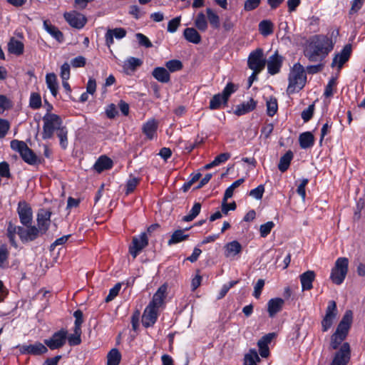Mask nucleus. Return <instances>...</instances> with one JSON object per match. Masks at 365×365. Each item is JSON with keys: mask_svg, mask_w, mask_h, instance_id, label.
<instances>
[{"mask_svg": "<svg viewBox=\"0 0 365 365\" xmlns=\"http://www.w3.org/2000/svg\"><path fill=\"white\" fill-rule=\"evenodd\" d=\"M308 179H303L300 184L298 185L297 192L302 197V200H304L306 197L305 187L308 183Z\"/></svg>", "mask_w": 365, "mask_h": 365, "instance_id": "62", "label": "nucleus"}, {"mask_svg": "<svg viewBox=\"0 0 365 365\" xmlns=\"http://www.w3.org/2000/svg\"><path fill=\"white\" fill-rule=\"evenodd\" d=\"M264 192V186L259 185L250 191L249 195L256 200H261Z\"/></svg>", "mask_w": 365, "mask_h": 365, "instance_id": "52", "label": "nucleus"}, {"mask_svg": "<svg viewBox=\"0 0 365 365\" xmlns=\"http://www.w3.org/2000/svg\"><path fill=\"white\" fill-rule=\"evenodd\" d=\"M352 320V313L351 311L346 312L345 314L344 315L341 321L339 322L336 330L334 333H338V334L346 337V335L348 334V331L350 327V324Z\"/></svg>", "mask_w": 365, "mask_h": 365, "instance_id": "20", "label": "nucleus"}, {"mask_svg": "<svg viewBox=\"0 0 365 365\" xmlns=\"http://www.w3.org/2000/svg\"><path fill=\"white\" fill-rule=\"evenodd\" d=\"M299 142L302 148H309L314 145V137L311 132H304L299 135Z\"/></svg>", "mask_w": 365, "mask_h": 365, "instance_id": "34", "label": "nucleus"}, {"mask_svg": "<svg viewBox=\"0 0 365 365\" xmlns=\"http://www.w3.org/2000/svg\"><path fill=\"white\" fill-rule=\"evenodd\" d=\"M67 331L64 329L55 332L50 338L44 340V344L51 350L61 348L66 342Z\"/></svg>", "mask_w": 365, "mask_h": 365, "instance_id": "7", "label": "nucleus"}, {"mask_svg": "<svg viewBox=\"0 0 365 365\" xmlns=\"http://www.w3.org/2000/svg\"><path fill=\"white\" fill-rule=\"evenodd\" d=\"M27 228L19 229V236L23 242H28L36 240L39 232V230L35 226H26Z\"/></svg>", "mask_w": 365, "mask_h": 365, "instance_id": "19", "label": "nucleus"}, {"mask_svg": "<svg viewBox=\"0 0 365 365\" xmlns=\"http://www.w3.org/2000/svg\"><path fill=\"white\" fill-rule=\"evenodd\" d=\"M221 209L222 212L226 215L230 210H235L236 209V204L235 202L227 203V201L222 200Z\"/></svg>", "mask_w": 365, "mask_h": 365, "instance_id": "63", "label": "nucleus"}, {"mask_svg": "<svg viewBox=\"0 0 365 365\" xmlns=\"http://www.w3.org/2000/svg\"><path fill=\"white\" fill-rule=\"evenodd\" d=\"M126 35V31L123 28H116L114 29H108L106 34V43L108 47L113 43V37L115 36L117 39H121Z\"/></svg>", "mask_w": 365, "mask_h": 365, "instance_id": "23", "label": "nucleus"}, {"mask_svg": "<svg viewBox=\"0 0 365 365\" xmlns=\"http://www.w3.org/2000/svg\"><path fill=\"white\" fill-rule=\"evenodd\" d=\"M261 0H246L244 4V9L250 11L257 9L260 4Z\"/></svg>", "mask_w": 365, "mask_h": 365, "instance_id": "58", "label": "nucleus"}, {"mask_svg": "<svg viewBox=\"0 0 365 365\" xmlns=\"http://www.w3.org/2000/svg\"><path fill=\"white\" fill-rule=\"evenodd\" d=\"M315 277L316 274L312 270H308L299 276L302 291L310 290L312 289V283Z\"/></svg>", "mask_w": 365, "mask_h": 365, "instance_id": "25", "label": "nucleus"}, {"mask_svg": "<svg viewBox=\"0 0 365 365\" xmlns=\"http://www.w3.org/2000/svg\"><path fill=\"white\" fill-rule=\"evenodd\" d=\"M143 62L140 59L135 57H129L123 63V69L127 73L134 71L136 68L142 65Z\"/></svg>", "mask_w": 365, "mask_h": 365, "instance_id": "37", "label": "nucleus"}, {"mask_svg": "<svg viewBox=\"0 0 365 365\" xmlns=\"http://www.w3.org/2000/svg\"><path fill=\"white\" fill-rule=\"evenodd\" d=\"M314 106L310 105L302 112L301 116L304 122H308L313 116Z\"/></svg>", "mask_w": 365, "mask_h": 365, "instance_id": "57", "label": "nucleus"}, {"mask_svg": "<svg viewBox=\"0 0 365 365\" xmlns=\"http://www.w3.org/2000/svg\"><path fill=\"white\" fill-rule=\"evenodd\" d=\"M148 239L145 232L133 237L132 245L129 247L130 254L135 258L141 250L148 245Z\"/></svg>", "mask_w": 365, "mask_h": 365, "instance_id": "11", "label": "nucleus"}, {"mask_svg": "<svg viewBox=\"0 0 365 365\" xmlns=\"http://www.w3.org/2000/svg\"><path fill=\"white\" fill-rule=\"evenodd\" d=\"M113 167V161H96L93 168L98 173H101L103 170H109Z\"/></svg>", "mask_w": 365, "mask_h": 365, "instance_id": "45", "label": "nucleus"}, {"mask_svg": "<svg viewBox=\"0 0 365 365\" xmlns=\"http://www.w3.org/2000/svg\"><path fill=\"white\" fill-rule=\"evenodd\" d=\"M24 43L16 39L15 38H11L8 43V51L10 53L20 56L24 53Z\"/></svg>", "mask_w": 365, "mask_h": 365, "instance_id": "30", "label": "nucleus"}, {"mask_svg": "<svg viewBox=\"0 0 365 365\" xmlns=\"http://www.w3.org/2000/svg\"><path fill=\"white\" fill-rule=\"evenodd\" d=\"M275 334L274 333H269L262 336L257 343L259 347V354L262 357L266 358L269 356V351L268 345L272 341Z\"/></svg>", "mask_w": 365, "mask_h": 365, "instance_id": "22", "label": "nucleus"}, {"mask_svg": "<svg viewBox=\"0 0 365 365\" xmlns=\"http://www.w3.org/2000/svg\"><path fill=\"white\" fill-rule=\"evenodd\" d=\"M259 361V357L256 350L251 349L249 353L245 356L244 365H257V362Z\"/></svg>", "mask_w": 365, "mask_h": 365, "instance_id": "43", "label": "nucleus"}, {"mask_svg": "<svg viewBox=\"0 0 365 365\" xmlns=\"http://www.w3.org/2000/svg\"><path fill=\"white\" fill-rule=\"evenodd\" d=\"M185 38L190 43L198 44L201 41V36L197 29L187 28L183 31Z\"/></svg>", "mask_w": 365, "mask_h": 365, "instance_id": "31", "label": "nucleus"}, {"mask_svg": "<svg viewBox=\"0 0 365 365\" xmlns=\"http://www.w3.org/2000/svg\"><path fill=\"white\" fill-rule=\"evenodd\" d=\"M201 210V205L200 202H195L188 215L183 217L182 220L185 222H190L194 220L200 213Z\"/></svg>", "mask_w": 365, "mask_h": 365, "instance_id": "44", "label": "nucleus"}, {"mask_svg": "<svg viewBox=\"0 0 365 365\" xmlns=\"http://www.w3.org/2000/svg\"><path fill=\"white\" fill-rule=\"evenodd\" d=\"M75 317L74 329L81 330V324L83 323V313L80 310H76L73 313Z\"/></svg>", "mask_w": 365, "mask_h": 365, "instance_id": "59", "label": "nucleus"}, {"mask_svg": "<svg viewBox=\"0 0 365 365\" xmlns=\"http://www.w3.org/2000/svg\"><path fill=\"white\" fill-rule=\"evenodd\" d=\"M205 11L210 26L215 30L220 29V18L219 15L211 8H207Z\"/></svg>", "mask_w": 365, "mask_h": 365, "instance_id": "32", "label": "nucleus"}, {"mask_svg": "<svg viewBox=\"0 0 365 365\" xmlns=\"http://www.w3.org/2000/svg\"><path fill=\"white\" fill-rule=\"evenodd\" d=\"M257 102L253 98H250L248 101L237 105L234 113L238 116L243 115L255 110Z\"/></svg>", "mask_w": 365, "mask_h": 365, "instance_id": "24", "label": "nucleus"}, {"mask_svg": "<svg viewBox=\"0 0 365 365\" xmlns=\"http://www.w3.org/2000/svg\"><path fill=\"white\" fill-rule=\"evenodd\" d=\"M346 339L338 333H334L331 338L330 346L333 349H337L341 342Z\"/></svg>", "mask_w": 365, "mask_h": 365, "instance_id": "53", "label": "nucleus"}, {"mask_svg": "<svg viewBox=\"0 0 365 365\" xmlns=\"http://www.w3.org/2000/svg\"><path fill=\"white\" fill-rule=\"evenodd\" d=\"M74 333L67 336V339L70 346H76L81 344V330L73 329Z\"/></svg>", "mask_w": 365, "mask_h": 365, "instance_id": "47", "label": "nucleus"}, {"mask_svg": "<svg viewBox=\"0 0 365 365\" xmlns=\"http://www.w3.org/2000/svg\"><path fill=\"white\" fill-rule=\"evenodd\" d=\"M274 227V223L272 221H269L260 225L259 232L262 237H266Z\"/></svg>", "mask_w": 365, "mask_h": 365, "instance_id": "50", "label": "nucleus"}, {"mask_svg": "<svg viewBox=\"0 0 365 365\" xmlns=\"http://www.w3.org/2000/svg\"><path fill=\"white\" fill-rule=\"evenodd\" d=\"M167 285L163 284L160 286L157 292L154 294L152 301L149 303L153 307L159 309V308L163 304L164 300L166 297Z\"/></svg>", "mask_w": 365, "mask_h": 365, "instance_id": "21", "label": "nucleus"}, {"mask_svg": "<svg viewBox=\"0 0 365 365\" xmlns=\"http://www.w3.org/2000/svg\"><path fill=\"white\" fill-rule=\"evenodd\" d=\"M46 83L48 88L50 90L53 96H56L58 93L57 77L55 73H51L46 76Z\"/></svg>", "mask_w": 365, "mask_h": 365, "instance_id": "36", "label": "nucleus"}, {"mask_svg": "<svg viewBox=\"0 0 365 365\" xmlns=\"http://www.w3.org/2000/svg\"><path fill=\"white\" fill-rule=\"evenodd\" d=\"M20 228H21V227L16 226L11 222L9 224L7 227V237L9 240L11 245L14 247H17L16 235H19V229Z\"/></svg>", "mask_w": 365, "mask_h": 365, "instance_id": "38", "label": "nucleus"}, {"mask_svg": "<svg viewBox=\"0 0 365 365\" xmlns=\"http://www.w3.org/2000/svg\"><path fill=\"white\" fill-rule=\"evenodd\" d=\"M339 35V31L331 33V36L314 35L309 38L304 48V56L311 62H322L334 49L335 41L332 37Z\"/></svg>", "mask_w": 365, "mask_h": 365, "instance_id": "1", "label": "nucleus"}, {"mask_svg": "<svg viewBox=\"0 0 365 365\" xmlns=\"http://www.w3.org/2000/svg\"><path fill=\"white\" fill-rule=\"evenodd\" d=\"M348 264L349 261L346 257H339L336 259L330 275L333 283L337 285L342 284L348 272Z\"/></svg>", "mask_w": 365, "mask_h": 365, "instance_id": "4", "label": "nucleus"}, {"mask_svg": "<svg viewBox=\"0 0 365 365\" xmlns=\"http://www.w3.org/2000/svg\"><path fill=\"white\" fill-rule=\"evenodd\" d=\"M10 128V123L7 120L0 118V138H4Z\"/></svg>", "mask_w": 365, "mask_h": 365, "instance_id": "56", "label": "nucleus"}, {"mask_svg": "<svg viewBox=\"0 0 365 365\" xmlns=\"http://www.w3.org/2000/svg\"><path fill=\"white\" fill-rule=\"evenodd\" d=\"M273 28V24L269 20H263L259 24V32L264 36L272 34Z\"/></svg>", "mask_w": 365, "mask_h": 365, "instance_id": "41", "label": "nucleus"}, {"mask_svg": "<svg viewBox=\"0 0 365 365\" xmlns=\"http://www.w3.org/2000/svg\"><path fill=\"white\" fill-rule=\"evenodd\" d=\"M289 84L287 92L292 94L302 90L307 81V76L304 67L299 63L294 64L288 76Z\"/></svg>", "mask_w": 365, "mask_h": 365, "instance_id": "3", "label": "nucleus"}, {"mask_svg": "<svg viewBox=\"0 0 365 365\" xmlns=\"http://www.w3.org/2000/svg\"><path fill=\"white\" fill-rule=\"evenodd\" d=\"M43 126L42 137L43 139H50L53 137L54 132L60 140V145L66 149L68 146V130L63 125L61 118L54 113H47L43 117Z\"/></svg>", "mask_w": 365, "mask_h": 365, "instance_id": "2", "label": "nucleus"}, {"mask_svg": "<svg viewBox=\"0 0 365 365\" xmlns=\"http://www.w3.org/2000/svg\"><path fill=\"white\" fill-rule=\"evenodd\" d=\"M351 53V46L346 44L341 52L334 55L331 66L332 68L337 66L339 69H341L343 65L348 61Z\"/></svg>", "mask_w": 365, "mask_h": 365, "instance_id": "15", "label": "nucleus"}, {"mask_svg": "<svg viewBox=\"0 0 365 365\" xmlns=\"http://www.w3.org/2000/svg\"><path fill=\"white\" fill-rule=\"evenodd\" d=\"M351 358V349L349 343H344L335 354L331 365H347Z\"/></svg>", "mask_w": 365, "mask_h": 365, "instance_id": "9", "label": "nucleus"}, {"mask_svg": "<svg viewBox=\"0 0 365 365\" xmlns=\"http://www.w3.org/2000/svg\"><path fill=\"white\" fill-rule=\"evenodd\" d=\"M284 301L282 298L271 299L267 303L269 316L273 317L283 307Z\"/></svg>", "mask_w": 365, "mask_h": 365, "instance_id": "27", "label": "nucleus"}, {"mask_svg": "<svg viewBox=\"0 0 365 365\" xmlns=\"http://www.w3.org/2000/svg\"><path fill=\"white\" fill-rule=\"evenodd\" d=\"M152 75L158 81L163 83H168L170 80L169 71L163 67H156L153 69Z\"/></svg>", "mask_w": 365, "mask_h": 365, "instance_id": "29", "label": "nucleus"}, {"mask_svg": "<svg viewBox=\"0 0 365 365\" xmlns=\"http://www.w3.org/2000/svg\"><path fill=\"white\" fill-rule=\"evenodd\" d=\"M11 148L20 154L22 160H36L32 150L24 141L13 140L11 141Z\"/></svg>", "mask_w": 365, "mask_h": 365, "instance_id": "8", "label": "nucleus"}, {"mask_svg": "<svg viewBox=\"0 0 365 365\" xmlns=\"http://www.w3.org/2000/svg\"><path fill=\"white\" fill-rule=\"evenodd\" d=\"M135 37L140 46H145V48H150L153 46V44L149 38L144 34L138 33L135 34Z\"/></svg>", "mask_w": 365, "mask_h": 365, "instance_id": "55", "label": "nucleus"}, {"mask_svg": "<svg viewBox=\"0 0 365 365\" xmlns=\"http://www.w3.org/2000/svg\"><path fill=\"white\" fill-rule=\"evenodd\" d=\"M188 235L185 234L184 230H178L175 231L171 235L170 239L168 240V244L169 245H174L182 242L187 239Z\"/></svg>", "mask_w": 365, "mask_h": 365, "instance_id": "39", "label": "nucleus"}, {"mask_svg": "<svg viewBox=\"0 0 365 365\" xmlns=\"http://www.w3.org/2000/svg\"><path fill=\"white\" fill-rule=\"evenodd\" d=\"M29 106L33 109H38L41 106V98L38 93H31L30 96Z\"/></svg>", "mask_w": 365, "mask_h": 365, "instance_id": "49", "label": "nucleus"}, {"mask_svg": "<svg viewBox=\"0 0 365 365\" xmlns=\"http://www.w3.org/2000/svg\"><path fill=\"white\" fill-rule=\"evenodd\" d=\"M158 310L149 304L146 307L142 317V324L145 327H152L156 322Z\"/></svg>", "mask_w": 365, "mask_h": 365, "instance_id": "16", "label": "nucleus"}, {"mask_svg": "<svg viewBox=\"0 0 365 365\" xmlns=\"http://www.w3.org/2000/svg\"><path fill=\"white\" fill-rule=\"evenodd\" d=\"M237 86L232 83H228L221 93L215 94L210 101L209 108L211 110L219 109L221 105L227 104L230 96L236 91Z\"/></svg>", "mask_w": 365, "mask_h": 365, "instance_id": "5", "label": "nucleus"}, {"mask_svg": "<svg viewBox=\"0 0 365 365\" xmlns=\"http://www.w3.org/2000/svg\"><path fill=\"white\" fill-rule=\"evenodd\" d=\"M336 82L335 78H332L329 81L324 93V95L327 98L331 97L333 95V88L336 86Z\"/></svg>", "mask_w": 365, "mask_h": 365, "instance_id": "60", "label": "nucleus"}, {"mask_svg": "<svg viewBox=\"0 0 365 365\" xmlns=\"http://www.w3.org/2000/svg\"><path fill=\"white\" fill-rule=\"evenodd\" d=\"M180 16H177L170 20L168 24V31L170 33H174L178 30V28L180 25Z\"/></svg>", "mask_w": 365, "mask_h": 365, "instance_id": "54", "label": "nucleus"}, {"mask_svg": "<svg viewBox=\"0 0 365 365\" xmlns=\"http://www.w3.org/2000/svg\"><path fill=\"white\" fill-rule=\"evenodd\" d=\"M225 254L227 257H235L242 251V246L237 241L227 243L225 247Z\"/></svg>", "mask_w": 365, "mask_h": 365, "instance_id": "33", "label": "nucleus"}, {"mask_svg": "<svg viewBox=\"0 0 365 365\" xmlns=\"http://www.w3.org/2000/svg\"><path fill=\"white\" fill-rule=\"evenodd\" d=\"M51 212L47 210H41L37 214L38 229L41 234L45 233L50 225Z\"/></svg>", "mask_w": 365, "mask_h": 365, "instance_id": "18", "label": "nucleus"}, {"mask_svg": "<svg viewBox=\"0 0 365 365\" xmlns=\"http://www.w3.org/2000/svg\"><path fill=\"white\" fill-rule=\"evenodd\" d=\"M206 16L203 12H199L195 19L194 25L200 31L205 32L208 28V21Z\"/></svg>", "mask_w": 365, "mask_h": 365, "instance_id": "35", "label": "nucleus"}, {"mask_svg": "<svg viewBox=\"0 0 365 365\" xmlns=\"http://www.w3.org/2000/svg\"><path fill=\"white\" fill-rule=\"evenodd\" d=\"M283 63V58L275 51L274 54L269 57L267 66V71L270 75H275L279 73Z\"/></svg>", "mask_w": 365, "mask_h": 365, "instance_id": "17", "label": "nucleus"}, {"mask_svg": "<svg viewBox=\"0 0 365 365\" xmlns=\"http://www.w3.org/2000/svg\"><path fill=\"white\" fill-rule=\"evenodd\" d=\"M278 105L277 99L274 98H270L267 101V112L269 116L272 117L277 111Z\"/></svg>", "mask_w": 365, "mask_h": 365, "instance_id": "46", "label": "nucleus"}, {"mask_svg": "<svg viewBox=\"0 0 365 365\" xmlns=\"http://www.w3.org/2000/svg\"><path fill=\"white\" fill-rule=\"evenodd\" d=\"M121 359V354L117 349H112L107 356V365H118Z\"/></svg>", "mask_w": 365, "mask_h": 365, "instance_id": "40", "label": "nucleus"}, {"mask_svg": "<svg viewBox=\"0 0 365 365\" xmlns=\"http://www.w3.org/2000/svg\"><path fill=\"white\" fill-rule=\"evenodd\" d=\"M63 16L71 26L78 29H82L87 22L85 16L74 11L64 13Z\"/></svg>", "mask_w": 365, "mask_h": 365, "instance_id": "12", "label": "nucleus"}, {"mask_svg": "<svg viewBox=\"0 0 365 365\" xmlns=\"http://www.w3.org/2000/svg\"><path fill=\"white\" fill-rule=\"evenodd\" d=\"M264 285V281L263 279H258L257 282L255 287H254V292L253 295L255 298L258 299L260 297L262 290Z\"/></svg>", "mask_w": 365, "mask_h": 365, "instance_id": "64", "label": "nucleus"}, {"mask_svg": "<svg viewBox=\"0 0 365 365\" xmlns=\"http://www.w3.org/2000/svg\"><path fill=\"white\" fill-rule=\"evenodd\" d=\"M17 212L21 223L24 226L29 225L32 221L33 217L31 207L24 201L19 202L18 204Z\"/></svg>", "mask_w": 365, "mask_h": 365, "instance_id": "14", "label": "nucleus"}, {"mask_svg": "<svg viewBox=\"0 0 365 365\" xmlns=\"http://www.w3.org/2000/svg\"><path fill=\"white\" fill-rule=\"evenodd\" d=\"M265 65L266 60L264 58L262 48H257L250 53L247 66L251 70L261 72L264 68Z\"/></svg>", "mask_w": 365, "mask_h": 365, "instance_id": "6", "label": "nucleus"}, {"mask_svg": "<svg viewBox=\"0 0 365 365\" xmlns=\"http://www.w3.org/2000/svg\"><path fill=\"white\" fill-rule=\"evenodd\" d=\"M337 314L336 304L334 301H329L326 309L325 316L322 322V331H327L333 324Z\"/></svg>", "mask_w": 365, "mask_h": 365, "instance_id": "10", "label": "nucleus"}, {"mask_svg": "<svg viewBox=\"0 0 365 365\" xmlns=\"http://www.w3.org/2000/svg\"><path fill=\"white\" fill-rule=\"evenodd\" d=\"M19 351L23 354L41 355L48 351V348L41 342L32 344H23L19 346Z\"/></svg>", "mask_w": 365, "mask_h": 365, "instance_id": "13", "label": "nucleus"}, {"mask_svg": "<svg viewBox=\"0 0 365 365\" xmlns=\"http://www.w3.org/2000/svg\"><path fill=\"white\" fill-rule=\"evenodd\" d=\"M8 256L9 252L5 245H2L0 247V267L5 268L8 266Z\"/></svg>", "mask_w": 365, "mask_h": 365, "instance_id": "51", "label": "nucleus"}, {"mask_svg": "<svg viewBox=\"0 0 365 365\" xmlns=\"http://www.w3.org/2000/svg\"><path fill=\"white\" fill-rule=\"evenodd\" d=\"M121 288L120 284H116L113 288H111L109 291V294L106 298V302H110L113 300L119 293Z\"/></svg>", "mask_w": 365, "mask_h": 365, "instance_id": "61", "label": "nucleus"}, {"mask_svg": "<svg viewBox=\"0 0 365 365\" xmlns=\"http://www.w3.org/2000/svg\"><path fill=\"white\" fill-rule=\"evenodd\" d=\"M139 178L134 177L130 175L125 184V195H129L133 192L140 182Z\"/></svg>", "mask_w": 365, "mask_h": 365, "instance_id": "42", "label": "nucleus"}, {"mask_svg": "<svg viewBox=\"0 0 365 365\" xmlns=\"http://www.w3.org/2000/svg\"><path fill=\"white\" fill-rule=\"evenodd\" d=\"M43 29L57 41L61 43L63 41V33L54 25H53L48 20H43Z\"/></svg>", "mask_w": 365, "mask_h": 365, "instance_id": "26", "label": "nucleus"}, {"mask_svg": "<svg viewBox=\"0 0 365 365\" xmlns=\"http://www.w3.org/2000/svg\"><path fill=\"white\" fill-rule=\"evenodd\" d=\"M158 123L155 119L148 120L143 125V133L149 140H152L156 135Z\"/></svg>", "mask_w": 365, "mask_h": 365, "instance_id": "28", "label": "nucleus"}, {"mask_svg": "<svg viewBox=\"0 0 365 365\" xmlns=\"http://www.w3.org/2000/svg\"><path fill=\"white\" fill-rule=\"evenodd\" d=\"M168 71L170 72H175L182 68V63L180 61L173 59L166 62L165 63Z\"/></svg>", "mask_w": 365, "mask_h": 365, "instance_id": "48", "label": "nucleus"}]
</instances>
